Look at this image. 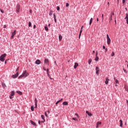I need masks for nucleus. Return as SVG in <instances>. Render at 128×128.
Listing matches in <instances>:
<instances>
[{
  "label": "nucleus",
  "instance_id": "obj_24",
  "mask_svg": "<svg viewBox=\"0 0 128 128\" xmlns=\"http://www.w3.org/2000/svg\"><path fill=\"white\" fill-rule=\"evenodd\" d=\"M2 86L3 88H4L6 86V84L4 83H2Z\"/></svg>",
  "mask_w": 128,
  "mask_h": 128
},
{
  "label": "nucleus",
  "instance_id": "obj_19",
  "mask_svg": "<svg viewBox=\"0 0 128 128\" xmlns=\"http://www.w3.org/2000/svg\"><path fill=\"white\" fill-rule=\"evenodd\" d=\"M62 104H63L64 106H68V103L67 102H63Z\"/></svg>",
  "mask_w": 128,
  "mask_h": 128
},
{
  "label": "nucleus",
  "instance_id": "obj_41",
  "mask_svg": "<svg viewBox=\"0 0 128 128\" xmlns=\"http://www.w3.org/2000/svg\"><path fill=\"white\" fill-rule=\"evenodd\" d=\"M18 70H20V67H18L16 70V72H18Z\"/></svg>",
  "mask_w": 128,
  "mask_h": 128
},
{
  "label": "nucleus",
  "instance_id": "obj_14",
  "mask_svg": "<svg viewBox=\"0 0 128 128\" xmlns=\"http://www.w3.org/2000/svg\"><path fill=\"white\" fill-rule=\"evenodd\" d=\"M31 124H32L33 126H36V122H34L32 120H30Z\"/></svg>",
  "mask_w": 128,
  "mask_h": 128
},
{
  "label": "nucleus",
  "instance_id": "obj_26",
  "mask_svg": "<svg viewBox=\"0 0 128 128\" xmlns=\"http://www.w3.org/2000/svg\"><path fill=\"white\" fill-rule=\"evenodd\" d=\"M82 32L80 31V34H79V38H80V36H82Z\"/></svg>",
  "mask_w": 128,
  "mask_h": 128
},
{
  "label": "nucleus",
  "instance_id": "obj_10",
  "mask_svg": "<svg viewBox=\"0 0 128 128\" xmlns=\"http://www.w3.org/2000/svg\"><path fill=\"white\" fill-rule=\"evenodd\" d=\"M16 31L15 30L12 34V36H11V38H14V36H16Z\"/></svg>",
  "mask_w": 128,
  "mask_h": 128
},
{
  "label": "nucleus",
  "instance_id": "obj_4",
  "mask_svg": "<svg viewBox=\"0 0 128 128\" xmlns=\"http://www.w3.org/2000/svg\"><path fill=\"white\" fill-rule=\"evenodd\" d=\"M20 4H17L16 6V11L17 12H20Z\"/></svg>",
  "mask_w": 128,
  "mask_h": 128
},
{
  "label": "nucleus",
  "instance_id": "obj_18",
  "mask_svg": "<svg viewBox=\"0 0 128 128\" xmlns=\"http://www.w3.org/2000/svg\"><path fill=\"white\" fill-rule=\"evenodd\" d=\"M120 126L121 128H122V120H120Z\"/></svg>",
  "mask_w": 128,
  "mask_h": 128
},
{
  "label": "nucleus",
  "instance_id": "obj_28",
  "mask_svg": "<svg viewBox=\"0 0 128 128\" xmlns=\"http://www.w3.org/2000/svg\"><path fill=\"white\" fill-rule=\"evenodd\" d=\"M46 72H47V74H48V75L50 74L48 68V69L46 70Z\"/></svg>",
  "mask_w": 128,
  "mask_h": 128
},
{
  "label": "nucleus",
  "instance_id": "obj_56",
  "mask_svg": "<svg viewBox=\"0 0 128 128\" xmlns=\"http://www.w3.org/2000/svg\"><path fill=\"white\" fill-rule=\"evenodd\" d=\"M34 28H36V24H34Z\"/></svg>",
  "mask_w": 128,
  "mask_h": 128
},
{
  "label": "nucleus",
  "instance_id": "obj_49",
  "mask_svg": "<svg viewBox=\"0 0 128 128\" xmlns=\"http://www.w3.org/2000/svg\"><path fill=\"white\" fill-rule=\"evenodd\" d=\"M44 114L46 116L48 117V114H46V112H45Z\"/></svg>",
  "mask_w": 128,
  "mask_h": 128
},
{
  "label": "nucleus",
  "instance_id": "obj_52",
  "mask_svg": "<svg viewBox=\"0 0 128 128\" xmlns=\"http://www.w3.org/2000/svg\"><path fill=\"white\" fill-rule=\"evenodd\" d=\"M105 52H107V51H108V48H106V49H105Z\"/></svg>",
  "mask_w": 128,
  "mask_h": 128
},
{
  "label": "nucleus",
  "instance_id": "obj_22",
  "mask_svg": "<svg viewBox=\"0 0 128 128\" xmlns=\"http://www.w3.org/2000/svg\"><path fill=\"white\" fill-rule=\"evenodd\" d=\"M17 94H20V96H22V93L20 91H16Z\"/></svg>",
  "mask_w": 128,
  "mask_h": 128
},
{
  "label": "nucleus",
  "instance_id": "obj_46",
  "mask_svg": "<svg viewBox=\"0 0 128 128\" xmlns=\"http://www.w3.org/2000/svg\"><path fill=\"white\" fill-rule=\"evenodd\" d=\"M106 38H110V36H108V34H106Z\"/></svg>",
  "mask_w": 128,
  "mask_h": 128
},
{
  "label": "nucleus",
  "instance_id": "obj_33",
  "mask_svg": "<svg viewBox=\"0 0 128 128\" xmlns=\"http://www.w3.org/2000/svg\"><path fill=\"white\" fill-rule=\"evenodd\" d=\"M28 26H30V27L32 26V22H28Z\"/></svg>",
  "mask_w": 128,
  "mask_h": 128
},
{
  "label": "nucleus",
  "instance_id": "obj_34",
  "mask_svg": "<svg viewBox=\"0 0 128 128\" xmlns=\"http://www.w3.org/2000/svg\"><path fill=\"white\" fill-rule=\"evenodd\" d=\"M44 28H45L46 30V31L48 30V28L47 26H44Z\"/></svg>",
  "mask_w": 128,
  "mask_h": 128
},
{
  "label": "nucleus",
  "instance_id": "obj_29",
  "mask_svg": "<svg viewBox=\"0 0 128 128\" xmlns=\"http://www.w3.org/2000/svg\"><path fill=\"white\" fill-rule=\"evenodd\" d=\"M48 77L50 78V80H52V78L50 76V74H48Z\"/></svg>",
  "mask_w": 128,
  "mask_h": 128
},
{
  "label": "nucleus",
  "instance_id": "obj_57",
  "mask_svg": "<svg viewBox=\"0 0 128 128\" xmlns=\"http://www.w3.org/2000/svg\"><path fill=\"white\" fill-rule=\"evenodd\" d=\"M10 100H12V96H10Z\"/></svg>",
  "mask_w": 128,
  "mask_h": 128
},
{
  "label": "nucleus",
  "instance_id": "obj_31",
  "mask_svg": "<svg viewBox=\"0 0 128 128\" xmlns=\"http://www.w3.org/2000/svg\"><path fill=\"white\" fill-rule=\"evenodd\" d=\"M31 110H32V112H34V106H31Z\"/></svg>",
  "mask_w": 128,
  "mask_h": 128
},
{
  "label": "nucleus",
  "instance_id": "obj_30",
  "mask_svg": "<svg viewBox=\"0 0 128 128\" xmlns=\"http://www.w3.org/2000/svg\"><path fill=\"white\" fill-rule=\"evenodd\" d=\"M95 60H96V61L98 60V56H96V58H95Z\"/></svg>",
  "mask_w": 128,
  "mask_h": 128
},
{
  "label": "nucleus",
  "instance_id": "obj_37",
  "mask_svg": "<svg viewBox=\"0 0 128 128\" xmlns=\"http://www.w3.org/2000/svg\"><path fill=\"white\" fill-rule=\"evenodd\" d=\"M102 22H104V14H102Z\"/></svg>",
  "mask_w": 128,
  "mask_h": 128
},
{
  "label": "nucleus",
  "instance_id": "obj_60",
  "mask_svg": "<svg viewBox=\"0 0 128 128\" xmlns=\"http://www.w3.org/2000/svg\"><path fill=\"white\" fill-rule=\"evenodd\" d=\"M126 102H127L128 106V100H126Z\"/></svg>",
  "mask_w": 128,
  "mask_h": 128
},
{
  "label": "nucleus",
  "instance_id": "obj_20",
  "mask_svg": "<svg viewBox=\"0 0 128 128\" xmlns=\"http://www.w3.org/2000/svg\"><path fill=\"white\" fill-rule=\"evenodd\" d=\"M62 40V35H60L59 36V40H60H60Z\"/></svg>",
  "mask_w": 128,
  "mask_h": 128
},
{
  "label": "nucleus",
  "instance_id": "obj_17",
  "mask_svg": "<svg viewBox=\"0 0 128 128\" xmlns=\"http://www.w3.org/2000/svg\"><path fill=\"white\" fill-rule=\"evenodd\" d=\"M92 59H89L88 60V64H90L92 63Z\"/></svg>",
  "mask_w": 128,
  "mask_h": 128
},
{
  "label": "nucleus",
  "instance_id": "obj_54",
  "mask_svg": "<svg viewBox=\"0 0 128 128\" xmlns=\"http://www.w3.org/2000/svg\"><path fill=\"white\" fill-rule=\"evenodd\" d=\"M75 115H76V116H78V114L76 113V114H75Z\"/></svg>",
  "mask_w": 128,
  "mask_h": 128
},
{
  "label": "nucleus",
  "instance_id": "obj_11",
  "mask_svg": "<svg viewBox=\"0 0 128 128\" xmlns=\"http://www.w3.org/2000/svg\"><path fill=\"white\" fill-rule=\"evenodd\" d=\"M42 118L44 121H41V122H46V119H44V116L42 115L41 116Z\"/></svg>",
  "mask_w": 128,
  "mask_h": 128
},
{
  "label": "nucleus",
  "instance_id": "obj_55",
  "mask_svg": "<svg viewBox=\"0 0 128 128\" xmlns=\"http://www.w3.org/2000/svg\"><path fill=\"white\" fill-rule=\"evenodd\" d=\"M55 22H56V18H54Z\"/></svg>",
  "mask_w": 128,
  "mask_h": 128
},
{
  "label": "nucleus",
  "instance_id": "obj_3",
  "mask_svg": "<svg viewBox=\"0 0 128 128\" xmlns=\"http://www.w3.org/2000/svg\"><path fill=\"white\" fill-rule=\"evenodd\" d=\"M18 76V72H17L16 74L12 76V78H16Z\"/></svg>",
  "mask_w": 128,
  "mask_h": 128
},
{
  "label": "nucleus",
  "instance_id": "obj_8",
  "mask_svg": "<svg viewBox=\"0 0 128 128\" xmlns=\"http://www.w3.org/2000/svg\"><path fill=\"white\" fill-rule=\"evenodd\" d=\"M96 74H98V72H100V68L98 66H96Z\"/></svg>",
  "mask_w": 128,
  "mask_h": 128
},
{
  "label": "nucleus",
  "instance_id": "obj_7",
  "mask_svg": "<svg viewBox=\"0 0 128 128\" xmlns=\"http://www.w3.org/2000/svg\"><path fill=\"white\" fill-rule=\"evenodd\" d=\"M44 62L45 64H48V66L50 64V63L48 62V59L45 58Z\"/></svg>",
  "mask_w": 128,
  "mask_h": 128
},
{
  "label": "nucleus",
  "instance_id": "obj_51",
  "mask_svg": "<svg viewBox=\"0 0 128 128\" xmlns=\"http://www.w3.org/2000/svg\"><path fill=\"white\" fill-rule=\"evenodd\" d=\"M111 16H112H112H114V13L112 12V14Z\"/></svg>",
  "mask_w": 128,
  "mask_h": 128
},
{
  "label": "nucleus",
  "instance_id": "obj_43",
  "mask_svg": "<svg viewBox=\"0 0 128 128\" xmlns=\"http://www.w3.org/2000/svg\"><path fill=\"white\" fill-rule=\"evenodd\" d=\"M34 108H38V104H35V106Z\"/></svg>",
  "mask_w": 128,
  "mask_h": 128
},
{
  "label": "nucleus",
  "instance_id": "obj_64",
  "mask_svg": "<svg viewBox=\"0 0 128 128\" xmlns=\"http://www.w3.org/2000/svg\"><path fill=\"white\" fill-rule=\"evenodd\" d=\"M96 21H97V22H98V18H96Z\"/></svg>",
  "mask_w": 128,
  "mask_h": 128
},
{
  "label": "nucleus",
  "instance_id": "obj_5",
  "mask_svg": "<svg viewBox=\"0 0 128 128\" xmlns=\"http://www.w3.org/2000/svg\"><path fill=\"white\" fill-rule=\"evenodd\" d=\"M114 79L115 80L114 84H115L116 86H118V80L116 79V77H114Z\"/></svg>",
  "mask_w": 128,
  "mask_h": 128
},
{
  "label": "nucleus",
  "instance_id": "obj_15",
  "mask_svg": "<svg viewBox=\"0 0 128 128\" xmlns=\"http://www.w3.org/2000/svg\"><path fill=\"white\" fill-rule=\"evenodd\" d=\"M86 114H87L89 116H92V114L90 112H89L88 111H86Z\"/></svg>",
  "mask_w": 128,
  "mask_h": 128
},
{
  "label": "nucleus",
  "instance_id": "obj_9",
  "mask_svg": "<svg viewBox=\"0 0 128 128\" xmlns=\"http://www.w3.org/2000/svg\"><path fill=\"white\" fill-rule=\"evenodd\" d=\"M125 20H126V24H128V14H126Z\"/></svg>",
  "mask_w": 128,
  "mask_h": 128
},
{
  "label": "nucleus",
  "instance_id": "obj_2",
  "mask_svg": "<svg viewBox=\"0 0 128 128\" xmlns=\"http://www.w3.org/2000/svg\"><path fill=\"white\" fill-rule=\"evenodd\" d=\"M6 54H2L0 57V60L1 62H4V58H6Z\"/></svg>",
  "mask_w": 128,
  "mask_h": 128
},
{
  "label": "nucleus",
  "instance_id": "obj_61",
  "mask_svg": "<svg viewBox=\"0 0 128 128\" xmlns=\"http://www.w3.org/2000/svg\"><path fill=\"white\" fill-rule=\"evenodd\" d=\"M38 122V124H40V121L39 120Z\"/></svg>",
  "mask_w": 128,
  "mask_h": 128
},
{
  "label": "nucleus",
  "instance_id": "obj_59",
  "mask_svg": "<svg viewBox=\"0 0 128 128\" xmlns=\"http://www.w3.org/2000/svg\"><path fill=\"white\" fill-rule=\"evenodd\" d=\"M43 70H46V68H44V67L43 68Z\"/></svg>",
  "mask_w": 128,
  "mask_h": 128
},
{
  "label": "nucleus",
  "instance_id": "obj_13",
  "mask_svg": "<svg viewBox=\"0 0 128 128\" xmlns=\"http://www.w3.org/2000/svg\"><path fill=\"white\" fill-rule=\"evenodd\" d=\"M107 44H110V38H107Z\"/></svg>",
  "mask_w": 128,
  "mask_h": 128
},
{
  "label": "nucleus",
  "instance_id": "obj_38",
  "mask_svg": "<svg viewBox=\"0 0 128 128\" xmlns=\"http://www.w3.org/2000/svg\"><path fill=\"white\" fill-rule=\"evenodd\" d=\"M123 70L124 71V72L126 73V74H128V71H126V70H124V69H123Z\"/></svg>",
  "mask_w": 128,
  "mask_h": 128
},
{
  "label": "nucleus",
  "instance_id": "obj_39",
  "mask_svg": "<svg viewBox=\"0 0 128 128\" xmlns=\"http://www.w3.org/2000/svg\"><path fill=\"white\" fill-rule=\"evenodd\" d=\"M69 6H70V4H68V3H66V6L68 8Z\"/></svg>",
  "mask_w": 128,
  "mask_h": 128
},
{
  "label": "nucleus",
  "instance_id": "obj_23",
  "mask_svg": "<svg viewBox=\"0 0 128 128\" xmlns=\"http://www.w3.org/2000/svg\"><path fill=\"white\" fill-rule=\"evenodd\" d=\"M11 96H14V92L12 91L10 94Z\"/></svg>",
  "mask_w": 128,
  "mask_h": 128
},
{
  "label": "nucleus",
  "instance_id": "obj_12",
  "mask_svg": "<svg viewBox=\"0 0 128 128\" xmlns=\"http://www.w3.org/2000/svg\"><path fill=\"white\" fill-rule=\"evenodd\" d=\"M108 82H110V79H108V78H106V80L105 81V84H108Z\"/></svg>",
  "mask_w": 128,
  "mask_h": 128
},
{
  "label": "nucleus",
  "instance_id": "obj_47",
  "mask_svg": "<svg viewBox=\"0 0 128 128\" xmlns=\"http://www.w3.org/2000/svg\"><path fill=\"white\" fill-rule=\"evenodd\" d=\"M0 12H2V14H4V10H2L0 9Z\"/></svg>",
  "mask_w": 128,
  "mask_h": 128
},
{
  "label": "nucleus",
  "instance_id": "obj_25",
  "mask_svg": "<svg viewBox=\"0 0 128 128\" xmlns=\"http://www.w3.org/2000/svg\"><path fill=\"white\" fill-rule=\"evenodd\" d=\"M34 102H35V104H38V100H36V98H35L34 100Z\"/></svg>",
  "mask_w": 128,
  "mask_h": 128
},
{
  "label": "nucleus",
  "instance_id": "obj_62",
  "mask_svg": "<svg viewBox=\"0 0 128 128\" xmlns=\"http://www.w3.org/2000/svg\"><path fill=\"white\" fill-rule=\"evenodd\" d=\"M96 128H98V125L96 124Z\"/></svg>",
  "mask_w": 128,
  "mask_h": 128
},
{
  "label": "nucleus",
  "instance_id": "obj_53",
  "mask_svg": "<svg viewBox=\"0 0 128 128\" xmlns=\"http://www.w3.org/2000/svg\"><path fill=\"white\" fill-rule=\"evenodd\" d=\"M106 46H103V49H104V50H106Z\"/></svg>",
  "mask_w": 128,
  "mask_h": 128
},
{
  "label": "nucleus",
  "instance_id": "obj_40",
  "mask_svg": "<svg viewBox=\"0 0 128 128\" xmlns=\"http://www.w3.org/2000/svg\"><path fill=\"white\" fill-rule=\"evenodd\" d=\"M73 120H78V119L76 118H72Z\"/></svg>",
  "mask_w": 128,
  "mask_h": 128
},
{
  "label": "nucleus",
  "instance_id": "obj_35",
  "mask_svg": "<svg viewBox=\"0 0 128 128\" xmlns=\"http://www.w3.org/2000/svg\"><path fill=\"white\" fill-rule=\"evenodd\" d=\"M114 56V52H112V54H111V56Z\"/></svg>",
  "mask_w": 128,
  "mask_h": 128
},
{
  "label": "nucleus",
  "instance_id": "obj_50",
  "mask_svg": "<svg viewBox=\"0 0 128 128\" xmlns=\"http://www.w3.org/2000/svg\"><path fill=\"white\" fill-rule=\"evenodd\" d=\"M126 3V0H122V4H125Z\"/></svg>",
  "mask_w": 128,
  "mask_h": 128
},
{
  "label": "nucleus",
  "instance_id": "obj_48",
  "mask_svg": "<svg viewBox=\"0 0 128 128\" xmlns=\"http://www.w3.org/2000/svg\"><path fill=\"white\" fill-rule=\"evenodd\" d=\"M98 51H96V56H98Z\"/></svg>",
  "mask_w": 128,
  "mask_h": 128
},
{
  "label": "nucleus",
  "instance_id": "obj_63",
  "mask_svg": "<svg viewBox=\"0 0 128 128\" xmlns=\"http://www.w3.org/2000/svg\"><path fill=\"white\" fill-rule=\"evenodd\" d=\"M96 52H94V50L92 51V54H94Z\"/></svg>",
  "mask_w": 128,
  "mask_h": 128
},
{
  "label": "nucleus",
  "instance_id": "obj_21",
  "mask_svg": "<svg viewBox=\"0 0 128 128\" xmlns=\"http://www.w3.org/2000/svg\"><path fill=\"white\" fill-rule=\"evenodd\" d=\"M92 23V18H91L89 23L90 26Z\"/></svg>",
  "mask_w": 128,
  "mask_h": 128
},
{
  "label": "nucleus",
  "instance_id": "obj_1",
  "mask_svg": "<svg viewBox=\"0 0 128 128\" xmlns=\"http://www.w3.org/2000/svg\"><path fill=\"white\" fill-rule=\"evenodd\" d=\"M28 76V72H26V70H24L22 75H20L18 78H26Z\"/></svg>",
  "mask_w": 128,
  "mask_h": 128
},
{
  "label": "nucleus",
  "instance_id": "obj_6",
  "mask_svg": "<svg viewBox=\"0 0 128 128\" xmlns=\"http://www.w3.org/2000/svg\"><path fill=\"white\" fill-rule=\"evenodd\" d=\"M35 64H42V62H40V60H37L35 62Z\"/></svg>",
  "mask_w": 128,
  "mask_h": 128
},
{
  "label": "nucleus",
  "instance_id": "obj_44",
  "mask_svg": "<svg viewBox=\"0 0 128 128\" xmlns=\"http://www.w3.org/2000/svg\"><path fill=\"white\" fill-rule=\"evenodd\" d=\"M110 20H112V15L110 16Z\"/></svg>",
  "mask_w": 128,
  "mask_h": 128
},
{
  "label": "nucleus",
  "instance_id": "obj_45",
  "mask_svg": "<svg viewBox=\"0 0 128 128\" xmlns=\"http://www.w3.org/2000/svg\"><path fill=\"white\" fill-rule=\"evenodd\" d=\"M60 6H57V10H60Z\"/></svg>",
  "mask_w": 128,
  "mask_h": 128
},
{
  "label": "nucleus",
  "instance_id": "obj_32",
  "mask_svg": "<svg viewBox=\"0 0 128 128\" xmlns=\"http://www.w3.org/2000/svg\"><path fill=\"white\" fill-rule=\"evenodd\" d=\"M49 14H50V16H52V11H50Z\"/></svg>",
  "mask_w": 128,
  "mask_h": 128
},
{
  "label": "nucleus",
  "instance_id": "obj_27",
  "mask_svg": "<svg viewBox=\"0 0 128 128\" xmlns=\"http://www.w3.org/2000/svg\"><path fill=\"white\" fill-rule=\"evenodd\" d=\"M96 124H97L98 126H100V124H102V122H98L96 123Z\"/></svg>",
  "mask_w": 128,
  "mask_h": 128
},
{
  "label": "nucleus",
  "instance_id": "obj_42",
  "mask_svg": "<svg viewBox=\"0 0 128 128\" xmlns=\"http://www.w3.org/2000/svg\"><path fill=\"white\" fill-rule=\"evenodd\" d=\"M54 18H56V16L55 14H54Z\"/></svg>",
  "mask_w": 128,
  "mask_h": 128
},
{
  "label": "nucleus",
  "instance_id": "obj_16",
  "mask_svg": "<svg viewBox=\"0 0 128 128\" xmlns=\"http://www.w3.org/2000/svg\"><path fill=\"white\" fill-rule=\"evenodd\" d=\"M78 66V64L77 62H75L74 66V68H76Z\"/></svg>",
  "mask_w": 128,
  "mask_h": 128
},
{
  "label": "nucleus",
  "instance_id": "obj_58",
  "mask_svg": "<svg viewBox=\"0 0 128 128\" xmlns=\"http://www.w3.org/2000/svg\"><path fill=\"white\" fill-rule=\"evenodd\" d=\"M30 14H32V10H30Z\"/></svg>",
  "mask_w": 128,
  "mask_h": 128
},
{
  "label": "nucleus",
  "instance_id": "obj_36",
  "mask_svg": "<svg viewBox=\"0 0 128 128\" xmlns=\"http://www.w3.org/2000/svg\"><path fill=\"white\" fill-rule=\"evenodd\" d=\"M59 102H60V100L57 101L56 103V104H58Z\"/></svg>",
  "mask_w": 128,
  "mask_h": 128
}]
</instances>
